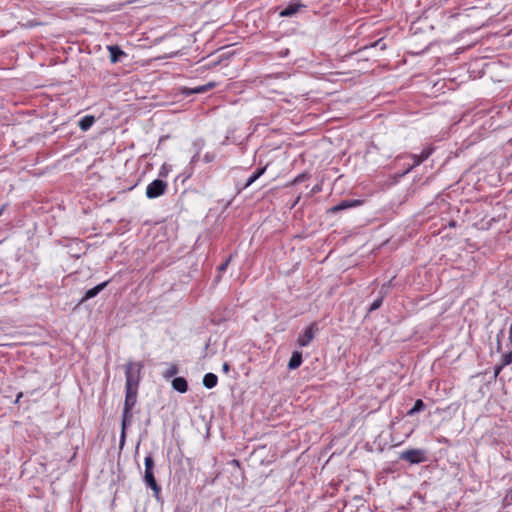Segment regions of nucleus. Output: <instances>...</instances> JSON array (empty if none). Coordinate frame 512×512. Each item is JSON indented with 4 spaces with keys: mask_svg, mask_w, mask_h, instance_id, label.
<instances>
[{
    "mask_svg": "<svg viewBox=\"0 0 512 512\" xmlns=\"http://www.w3.org/2000/svg\"><path fill=\"white\" fill-rule=\"evenodd\" d=\"M137 391H138V389L125 388L126 393H125V402H124V407H123L121 445L125 441L126 423L129 419L132 418L131 410L135 406L136 401H137Z\"/></svg>",
    "mask_w": 512,
    "mask_h": 512,
    "instance_id": "nucleus-1",
    "label": "nucleus"
},
{
    "mask_svg": "<svg viewBox=\"0 0 512 512\" xmlns=\"http://www.w3.org/2000/svg\"><path fill=\"white\" fill-rule=\"evenodd\" d=\"M145 472H144V482L145 484L153 490L154 497L159 500L161 494V487L157 483L154 476V459L151 454L147 455L144 460Z\"/></svg>",
    "mask_w": 512,
    "mask_h": 512,
    "instance_id": "nucleus-2",
    "label": "nucleus"
},
{
    "mask_svg": "<svg viewBox=\"0 0 512 512\" xmlns=\"http://www.w3.org/2000/svg\"><path fill=\"white\" fill-rule=\"evenodd\" d=\"M144 365L142 362H128L125 364V388L138 389L141 380V371Z\"/></svg>",
    "mask_w": 512,
    "mask_h": 512,
    "instance_id": "nucleus-3",
    "label": "nucleus"
},
{
    "mask_svg": "<svg viewBox=\"0 0 512 512\" xmlns=\"http://www.w3.org/2000/svg\"><path fill=\"white\" fill-rule=\"evenodd\" d=\"M399 459L410 464H420L427 461L426 451L419 448L407 449L402 451Z\"/></svg>",
    "mask_w": 512,
    "mask_h": 512,
    "instance_id": "nucleus-4",
    "label": "nucleus"
},
{
    "mask_svg": "<svg viewBox=\"0 0 512 512\" xmlns=\"http://www.w3.org/2000/svg\"><path fill=\"white\" fill-rule=\"evenodd\" d=\"M167 183L161 179H155L146 188V197L155 199L162 196L167 190Z\"/></svg>",
    "mask_w": 512,
    "mask_h": 512,
    "instance_id": "nucleus-5",
    "label": "nucleus"
},
{
    "mask_svg": "<svg viewBox=\"0 0 512 512\" xmlns=\"http://www.w3.org/2000/svg\"><path fill=\"white\" fill-rule=\"evenodd\" d=\"M318 331L317 323L310 324L303 333H301L297 339V343L300 347H307L313 340L315 333Z\"/></svg>",
    "mask_w": 512,
    "mask_h": 512,
    "instance_id": "nucleus-6",
    "label": "nucleus"
},
{
    "mask_svg": "<svg viewBox=\"0 0 512 512\" xmlns=\"http://www.w3.org/2000/svg\"><path fill=\"white\" fill-rule=\"evenodd\" d=\"M361 204H362L361 200H342L337 205L331 207L329 209V212L332 213V214H336V213H338L340 211H343V210H346V209H349V208H353V207H357V206H359Z\"/></svg>",
    "mask_w": 512,
    "mask_h": 512,
    "instance_id": "nucleus-7",
    "label": "nucleus"
},
{
    "mask_svg": "<svg viewBox=\"0 0 512 512\" xmlns=\"http://www.w3.org/2000/svg\"><path fill=\"white\" fill-rule=\"evenodd\" d=\"M391 281L385 283L381 286L379 290V296L371 303L369 307V312L375 311L379 309L383 303L384 297L387 295Z\"/></svg>",
    "mask_w": 512,
    "mask_h": 512,
    "instance_id": "nucleus-8",
    "label": "nucleus"
},
{
    "mask_svg": "<svg viewBox=\"0 0 512 512\" xmlns=\"http://www.w3.org/2000/svg\"><path fill=\"white\" fill-rule=\"evenodd\" d=\"M215 86H216L215 82H209L205 85H200L195 88H184L182 90V93L186 96H190L192 94H201V93H205V92L213 89Z\"/></svg>",
    "mask_w": 512,
    "mask_h": 512,
    "instance_id": "nucleus-9",
    "label": "nucleus"
},
{
    "mask_svg": "<svg viewBox=\"0 0 512 512\" xmlns=\"http://www.w3.org/2000/svg\"><path fill=\"white\" fill-rule=\"evenodd\" d=\"M108 285V281H105V282H102L98 285H96L95 287L87 290L85 292V295L83 296V298L81 299V302H84L86 300H89L91 298H94L95 296H97L106 286Z\"/></svg>",
    "mask_w": 512,
    "mask_h": 512,
    "instance_id": "nucleus-10",
    "label": "nucleus"
},
{
    "mask_svg": "<svg viewBox=\"0 0 512 512\" xmlns=\"http://www.w3.org/2000/svg\"><path fill=\"white\" fill-rule=\"evenodd\" d=\"M108 50L110 52V61L113 64L121 61V58L126 56L125 52L117 45L108 46Z\"/></svg>",
    "mask_w": 512,
    "mask_h": 512,
    "instance_id": "nucleus-11",
    "label": "nucleus"
},
{
    "mask_svg": "<svg viewBox=\"0 0 512 512\" xmlns=\"http://www.w3.org/2000/svg\"><path fill=\"white\" fill-rule=\"evenodd\" d=\"M303 5L299 3H290L279 12L280 17H291L295 15Z\"/></svg>",
    "mask_w": 512,
    "mask_h": 512,
    "instance_id": "nucleus-12",
    "label": "nucleus"
},
{
    "mask_svg": "<svg viewBox=\"0 0 512 512\" xmlns=\"http://www.w3.org/2000/svg\"><path fill=\"white\" fill-rule=\"evenodd\" d=\"M268 164H266L263 167H259L256 169V171L246 180L244 186L242 189L248 188L250 185H252L257 179H259L267 170Z\"/></svg>",
    "mask_w": 512,
    "mask_h": 512,
    "instance_id": "nucleus-13",
    "label": "nucleus"
},
{
    "mask_svg": "<svg viewBox=\"0 0 512 512\" xmlns=\"http://www.w3.org/2000/svg\"><path fill=\"white\" fill-rule=\"evenodd\" d=\"M172 387L179 393H185L188 390V382L184 377H175L172 380Z\"/></svg>",
    "mask_w": 512,
    "mask_h": 512,
    "instance_id": "nucleus-14",
    "label": "nucleus"
},
{
    "mask_svg": "<svg viewBox=\"0 0 512 512\" xmlns=\"http://www.w3.org/2000/svg\"><path fill=\"white\" fill-rule=\"evenodd\" d=\"M303 358L302 353L300 351H294L291 355V358L288 362V369L294 370L300 367L302 364Z\"/></svg>",
    "mask_w": 512,
    "mask_h": 512,
    "instance_id": "nucleus-15",
    "label": "nucleus"
},
{
    "mask_svg": "<svg viewBox=\"0 0 512 512\" xmlns=\"http://www.w3.org/2000/svg\"><path fill=\"white\" fill-rule=\"evenodd\" d=\"M218 383V377L214 373H206L203 377V385L207 389L214 388Z\"/></svg>",
    "mask_w": 512,
    "mask_h": 512,
    "instance_id": "nucleus-16",
    "label": "nucleus"
},
{
    "mask_svg": "<svg viewBox=\"0 0 512 512\" xmlns=\"http://www.w3.org/2000/svg\"><path fill=\"white\" fill-rule=\"evenodd\" d=\"M95 122V117L94 116H91V115H86L84 116L80 121H79V128L82 130V131H87L89 130L92 125L94 124Z\"/></svg>",
    "mask_w": 512,
    "mask_h": 512,
    "instance_id": "nucleus-17",
    "label": "nucleus"
},
{
    "mask_svg": "<svg viewBox=\"0 0 512 512\" xmlns=\"http://www.w3.org/2000/svg\"><path fill=\"white\" fill-rule=\"evenodd\" d=\"M426 408L425 403L421 399H417L414 406L407 412V416H414L415 414L423 411Z\"/></svg>",
    "mask_w": 512,
    "mask_h": 512,
    "instance_id": "nucleus-18",
    "label": "nucleus"
},
{
    "mask_svg": "<svg viewBox=\"0 0 512 512\" xmlns=\"http://www.w3.org/2000/svg\"><path fill=\"white\" fill-rule=\"evenodd\" d=\"M412 160H413V164L410 165L404 173H408L410 172L413 168L419 166L421 163H423L425 161L424 158H422V155L421 154H409L408 155Z\"/></svg>",
    "mask_w": 512,
    "mask_h": 512,
    "instance_id": "nucleus-19",
    "label": "nucleus"
},
{
    "mask_svg": "<svg viewBox=\"0 0 512 512\" xmlns=\"http://www.w3.org/2000/svg\"><path fill=\"white\" fill-rule=\"evenodd\" d=\"M178 366L177 364H170L168 369L163 373V377L165 379H170L174 377L178 373Z\"/></svg>",
    "mask_w": 512,
    "mask_h": 512,
    "instance_id": "nucleus-20",
    "label": "nucleus"
},
{
    "mask_svg": "<svg viewBox=\"0 0 512 512\" xmlns=\"http://www.w3.org/2000/svg\"><path fill=\"white\" fill-rule=\"evenodd\" d=\"M433 152H434V147L428 146V147L424 148L420 154L422 155V158L427 160L432 155Z\"/></svg>",
    "mask_w": 512,
    "mask_h": 512,
    "instance_id": "nucleus-21",
    "label": "nucleus"
},
{
    "mask_svg": "<svg viewBox=\"0 0 512 512\" xmlns=\"http://www.w3.org/2000/svg\"><path fill=\"white\" fill-rule=\"evenodd\" d=\"M215 157H216L215 153H213V152H207V153L204 155L203 160H204V162H205V163H211V162H213V161H214Z\"/></svg>",
    "mask_w": 512,
    "mask_h": 512,
    "instance_id": "nucleus-22",
    "label": "nucleus"
},
{
    "mask_svg": "<svg viewBox=\"0 0 512 512\" xmlns=\"http://www.w3.org/2000/svg\"><path fill=\"white\" fill-rule=\"evenodd\" d=\"M308 178V175L306 173L299 174L295 179L293 180V184H299L304 182Z\"/></svg>",
    "mask_w": 512,
    "mask_h": 512,
    "instance_id": "nucleus-23",
    "label": "nucleus"
},
{
    "mask_svg": "<svg viewBox=\"0 0 512 512\" xmlns=\"http://www.w3.org/2000/svg\"><path fill=\"white\" fill-rule=\"evenodd\" d=\"M231 260V256H229L226 261L224 263H222L219 267H218V270L219 272H223L227 269L228 265H229V262Z\"/></svg>",
    "mask_w": 512,
    "mask_h": 512,
    "instance_id": "nucleus-24",
    "label": "nucleus"
},
{
    "mask_svg": "<svg viewBox=\"0 0 512 512\" xmlns=\"http://www.w3.org/2000/svg\"><path fill=\"white\" fill-rule=\"evenodd\" d=\"M511 361H512V354L505 355V357H504V364L508 365V364L511 363Z\"/></svg>",
    "mask_w": 512,
    "mask_h": 512,
    "instance_id": "nucleus-25",
    "label": "nucleus"
},
{
    "mask_svg": "<svg viewBox=\"0 0 512 512\" xmlns=\"http://www.w3.org/2000/svg\"><path fill=\"white\" fill-rule=\"evenodd\" d=\"M222 370H223L224 373H228L230 371L229 363H227V362L223 363Z\"/></svg>",
    "mask_w": 512,
    "mask_h": 512,
    "instance_id": "nucleus-26",
    "label": "nucleus"
},
{
    "mask_svg": "<svg viewBox=\"0 0 512 512\" xmlns=\"http://www.w3.org/2000/svg\"><path fill=\"white\" fill-rule=\"evenodd\" d=\"M22 397H23V393H22V392H19V393L17 394L16 399H15V403L17 404V403L19 402V400H20Z\"/></svg>",
    "mask_w": 512,
    "mask_h": 512,
    "instance_id": "nucleus-27",
    "label": "nucleus"
},
{
    "mask_svg": "<svg viewBox=\"0 0 512 512\" xmlns=\"http://www.w3.org/2000/svg\"><path fill=\"white\" fill-rule=\"evenodd\" d=\"M197 159H198V154H196V155H194V156L192 157L191 162H192V163H194V162H196V161H197Z\"/></svg>",
    "mask_w": 512,
    "mask_h": 512,
    "instance_id": "nucleus-28",
    "label": "nucleus"
},
{
    "mask_svg": "<svg viewBox=\"0 0 512 512\" xmlns=\"http://www.w3.org/2000/svg\"><path fill=\"white\" fill-rule=\"evenodd\" d=\"M508 496L510 497V500L512 501V489L510 490V492H509V495H508Z\"/></svg>",
    "mask_w": 512,
    "mask_h": 512,
    "instance_id": "nucleus-29",
    "label": "nucleus"
},
{
    "mask_svg": "<svg viewBox=\"0 0 512 512\" xmlns=\"http://www.w3.org/2000/svg\"><path fill=\"white\" fill-rule=\"evenodd\" d=\"M4 207H5V206H3V207L0 209V215L2 214V212H3V210H4Z\"/></svg>",
    "mask_w": 512,
    "mask_h": 512,
    "instance_id": "nucleus-30",
    "label": "nucleus"
}]
</instances>
